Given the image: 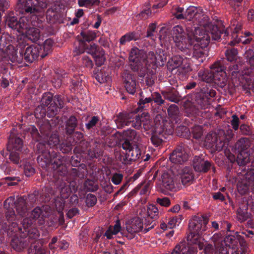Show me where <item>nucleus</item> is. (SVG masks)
<instances>
[{"label":"nucleus","mask_w":254,"mask_h":254,"mask_svg":"<svg viewBox=\"0 0 254 254\" xmlns=\"http://www.w3.org/2000/svg\"><path fill=\"white\" fill-rule=\"evenodd\" d=\"M225 55L227 60L229 61L232 62L236 60L238 55V51L235 48L229 49L226 51Z\"/></svg>","instance_id":"obj_40"},{"label":"nucleus","mask_w":254,"mask_h":254,"mask_svg":"<svg viewBox=\"0 0 254 254\" xmlns=\"http://www.w3.org/2000/svg\"><path fill=\"white\" fill-rule=\"evenodd\" d=\"M186 34L184 32L182 27L180 25L175 26L172 30V37L174 42L175 43L176 47L181 51H185L186 49L188 48L187 46L188 41V38L186 39Z\"/></svg>","instance_id":"obj_10"},{"label":"nucleus","mask_w":254,"mask_h":254,"mask_svg":"<svg viewBox=\"0 0 254 254\" xmlns=\"http://www.w3.org/2000/svg\"><path fill=\"white\" fill-rule=\"evenodd\" d=\"M27 131L29 132L33 137L36 138L38 135V130L37 128L33 125H30L27 129Z\"/></svg>","instance_id":"obj_60"},{"label":"nucleus","mask_w":254,"mask_h":254,"mask_svg":"<svg viewBox=\"0 0 254 254\" xmlns=\"http://www.w3.org/2000/svg\"><path fill=\"white\" fill-rule=\"evenodd\" d=\"M20 162H22V164L20 165V167H23L24 173L26 176L30 177L34 173L35 169L29 162L26 160L21 161Z\"/></svg>","instance_id":"obj_34"},{"label":"nucleus","mask_w":254,"mask_h":254,"mask_svg":"<svg viewBox=\"0 0 254 254\" xmlns=\"http://www.w3.org/2000/svg\"><path fill=\"white\" fill-rule=\"evenodd\" d=\"M151 14V11L149 8L145 9L141 11L138 15V16L139 18L142 19H146L149 17Z\"/></svg>","instance_id":"obj_62"},{"label":"nucleus","mask_w":254,"mask_h":254,"mask_svg":"<svg viewBox=\"0 0 254 254\" xmlns=\"http://www.w3.org/2000/svg\"><path fill=\"white\" fill-rule=\"evenodd\" d=\"M98 3V0H78V4L81 7H89Z\"/></svg>","instance_id":"obj_45"},{"label":"nucleus","mask_w":254,"mask_h":254,"mask_svg":"<svg viewBox=\"0 0 254 254\" xmlns=\"http://www.w3.org/2000/svg\"><path fill=\"white\" fill-rule=\"evenodd\" d=\"M193 136L196 139H200L203 134L202 127L201 126H196L192 128Z\"/></svg>","instance_id":"obj_48"},{"label":"nucleus","mask_w":254,"mask_h":254,"mask_svg":"<svg viewBox=\"0 0 254 254\" xmlns=\"http://www.w3.org/2000/svg\"><path fill=\"white\" fill-rule=\"evenodd\" d=\"M181 219L180 217H175L170 219L168 222V227L170 229H172L175 228L181 222Z\"/></svg>","instance_id":"obj_46"},{"label":"nucleus","mask_w":254,"mask_h":254,"mask_svg":"<svg viewBox=\"0 0 254 254\" xmlns=\"http://www.w3.org/2000/svg\"><path fill=\"white\" fill-rule=\"evenodd\" d=\"M178 177L181 179V182L183 185L190 184L193 179L192 171L189 167H185L182 169L179 172Z\"/></svg>","instance_id":"obj_23"},{"label":"nucleus","mask_w":254,"mask_h":254,"mask_svg":"<svg viewBox=\"0 0 254 254\" xmlns=\"http://www.w3.org/2000/svg\"><path fill=\"white\" fill-rule=\"evenodd\" d=\"M244 56L249 64L254 67V51L253 49H249L245 53Z\"/></svg>","instance_id":"obj_42"},{"label":"nucleus","mask_w":254,"mask_h":254,"mask_svg":"<svg viewBox=\"0 0 254 254\" xmlns=\"http://www.w3.org/2000/svg\"><path fill=\"white\" fill-rule=\"evenodd\" d=\"M237 189L239 192L242 194H245L249 190L248 186L246 184L239 183L237 185Z\"/></svg>","instance_id":"obj_53"},{"label":"nucleus","mask_w":254,"mask_h":254,"mask_svg":"<svg viewBox=\"0 0 254 254\" xmlns=\"http://www.w3.org/2000/svg\"><path fill=\"white\" fill-rule=\"evenodd\" d=\"M54 103V104H51L48 107L47 114L49 117L56 115L58 110L63 107V101L60 96H55Z\"/></svg>","instance_id":"obj_24"},{"label":"nucleus","mask_w":254,"mask_h":254,"mask_svg":"<svg viewBox=\"0 0 254 254\" xmlns=\"http://www.w3.org/2000/svg\"><path fill=\"white\" fill-rule=\"evenodd\" d=\"M28 245L26 241H24L18 238H14L11 242V246L13 249L17 251H20Z\"/></svg>","instance_id":"obj_31"},{"label":"nucleus","mask_w":254,"mask_h":254,"mask_svg":"<svg viewBox=\"0 0 254 254\" xmlns=\"http://www.w3.org/2000/svg\"><path fill=\"white\" fill-rule=\"evenodd\" d=\"M10 37L8 34H3L1 35L0 38V47H3V48L7 47V48L10 49L11 45L9 43V39Z\"/></svg>","instance_id":"obj_43"},{"label":"nucleus","mask_w":254,"mask_h":254,"mask_svg":"<svg viewBox=\"0 0 254 254\" xmlns=\"http://www.w3.org/2000/svg\"><path fill=\"white\" fill-rule=\"evenodd\" d=\"M157 202L163 206H168L170 204V201L167 197L158 198L156 200Z\"/></svg>","instance_id":"obj_56"},{"label":"nucleus","mask_w":254,"mask_h":254,"mask_svg":"<svg viewBox=\"0 0 254 254\" xmlns=\"http://www.w3.org/2000/svg\"><path fill=\"white\" fill-rule=\"evenodd\" d=\"M47 215V212L45 210L44 207H36L31 212L29 218H27L29 222H30L31 220L32 224L37 223L39 225H42L44 223L45 218Z\"/></svg>","instance_id":"obj_15"},{"label":"nucleus","mask_w":254,"mask_h":254,"mask_svg":"<svg viewBox=\"0 0 254 254\" xmlns=\"http://www.w3.org/2000/svg\"><path fill=\"white\" fill-rule=\"evenodd\" d=\"M216 141V135L213 133L208 134L204 139V142L206 145L210 147L214 146Z\"/></svg>","instance_id":"obj_38"},{"label":"nucleus","mask_w":254,"mask_h":254,"mask_svg":"<svg viewBox=\"0 0 254 254\" xmlns=\"http://www.w3.org/2000/svg\"><path fill=\"white\" fill-rule=\"evenodd\" d=\"M237 217L240 222H244L247 220L249 218V214L246 210H243L239 208L237 210Z\"/></svg>","instance_id":"obj_44"},{"label":"nucleus","mask_w":254,"mask_h":254,"mask_svg":"<svg viewBox=\"0 0 254 254\" xmlns=\"http://www.w3.org/2000/svg\"><path fill=\"white\" fill-rule=\"evenodd\" d=\"M116 124L118 128L131 126L136 129H139L142 125L146 134H152L151 141L155 146L161 144L164 133L171 134L173 131L170 123L164 120L160 115L156 116L154 122L152 123L147 113H143L140 116L132 113L127 115L120 114L116 120Z\"/></svg>","instance_id":"obj_2"},{"label":"nucleus","mask_w":254,"mask_h":254,"mask_svg":"<svg viewBox=\"0 0 254 254\" xmlns=\"http://www.w3.org/2000/svg\"><path fill=\"white\" fill-rule=\"evenodd\" d=\"M139 215L145 219L144 222L143 223V226L144 225L143 232L146 233L150 229L153 228L155 224L154 222L155 219H149L147 216H145L141 213H139Z\"/></svg>","instance_id":"obj_35"},{"label":"nucleus","mask_w":254,"mask_h":254,"mask_svg":"<svg viewBox=\"0 0 254 254\" xmlns=\"http://www.w3.org/2000/svg\"><path fill=\"white\" fill-rule=\"evenodd\" d=\"M99 118L96 116L92 117L89 122L86 124L87 128L90 129L94 127L99 121Z\"/></svg>","instance_id":"obj_59"},{"label":"nucleus","mask_w":254,"mask_h":254,"mask_svg":"<svg viewBox=\"0 0 254 254\" xmlns=\"http://www.w3.org/2000/svg\"><path fill=\"white\" fill-rule=\"evenodd\" d=\"M193 243L197 244L198 247L200 250H201L204 248V252L205 254H214L216 251L215 249L214 251V249L213 248V246L210 244H204V242L203 239H200L197 241H193Z\"/></svg>","instance_id":"obj_29"},{"label":"nucleus","mask_w":254,"mask_h":254,"mask_svg":"<svg viewBox=\"0 0 254 254\" xmlns=\"http://www.w3.org/2000/svg\"><path fill=\"white\" fill-rule=\"evenodd\" d=\"M96 65L101 66L104 64L106 58L105 57V52L104 51L101 50L99 51L97 54L93 56Z\"/></svg>","instance_id":"obj_37"},{"label":"nucleus","mask_w":254,"mask_h":254,"mask_svg":"<svg viewBox=\"0 0 254 254\" xmlns=\"http://www.w3.org/2000/svg\"><path fill=\"white\" fill-rule=\"evenodd\" d=\"M194 170L197 172H206L210 167V163L204 160L201 157L195 156L193 161Z\"/></svg>","instance_id":"obj_22"},{"label":"nucleus","mask_w":254,"mask_h":254,"mask_svg":"<svg viewBox=\"0 0 254 254\" xmlns=\"http://www.w3.org/2000/svg\"><path fill=\"white\" fill-rule=\"evenodd\" d=\"M176 18L177 19H186L188 21L194 19L199 25V27H195L194 30L196 29H203V31L205 32L210 30L213 40H217L220 38L221 31L218 30L217 26L209 22L208 17L204 14L200 8L197 9L194 6H190L186 9L184 13L177 14Z\"/></svg>","instance_id":"obj_5"},{"label":"nucleus","mask_w":254,"mask_h":254,"mask_svg":"<svg viewBox=\"0 0 254 254\" xmlns=\"http://www.w3.org/2000/svg\"><path fill=\"white\" fill-rule=\"evenodd\" d=\"M228 74H231L234 78L238 77L240 82L244 85H250L252 80L251 75L252 69L250 68H246L243 69L241 71L238 70V65L234 64L229 67L228 70Z\"/></svg>","instance_id":"obj_9"},{"label":"nucleus","mask_w":254,"mask_h":254,"mask_svg":"<svg viewBox=\"0 0 254 254\" xmlns=\"http://www.w3.org/2000/svg\"><path fill=\"white\" fill-rule=\"evenodd\" d=\"M60 142L58 134L56 133H53L49 138L48 144L51 147H55L59 144Z\"/></svg>","instance_id":"obj_50"},{"label":"nucleus","mask_w":254,"mask_h":254,"mask_svg":"<svg viewBox=\"0 0 254 254\" xmlns=\"http://www.w3.org/2000/svg\"><path fill=\"white\" fill-rule=\"evenodd\" d=\"M140 213L147 216L149 219H156L158 211L157 207L154 205L150 204L148 207L147 211L145 208L142 209Z\"/></svg>","instance_id":"obj_30"},{"label":"nucleus","mask_w":254,"mask_h":254,"mask_svg":"<svg viewBox=\"0 0 254 254\" xmlns=\"http://www.w3.org/2000/svg\"><path fill=\"white\" fill-rule=\"evenodd\" d=\"M81 35L85 41L90 42L96 38V33L93 31L82 32Z\"/></svg>","instance_id":"obj_36"},{"label":"nucleus","mask_w":254,"mask_h":254,"mask_svg":"<svg viewBox=\"0 0 254 254\" xmlns=\"http://www.w3.org/2000/svg\"><path fill=\"white\" fill-rule=\"evenodd\" d=\"M196 250L194 248L187 247L183 244L176 246L171 254H195Z\"/></svg>","instance_id":"obj_27"},{"label":"nucleus","mask_w":254,"mask_h":254,"mask_svg":"<svg viewBox=\"0 0 254 254\" xmlns=\"http://www.w3.org/2000/svg\"><path fill=\"white\" fill-rule=\"evenodd\" d=\"M12 47H11L10 49H9L8 48H7V47H5L3 48V47H0V60H2V59L5 58L6 56H8L9 54V53L8 52V50H14L13 46H12Z\"/></svg>","instance_id":"obj_54"},{"label":"nucleus","mask_w":254,"mask_h":254,"mask_svg":"<svg viewBox=\"0 0 254 254\" xmlns=\"http://www.w3.org/2000/svg\"><path fill=\"white\" fill-rule=\"evenodd\" d=\"M124 136L126 137V139L132 141V143H138L140 141V136L136 131L133 129H127L124 131Z\"/></svg>","instance_id":"obj_28"},{"label":"nucleus","mask_w":254,"mask_h":254,"mask_svg":"<svg viewBox=\"0 0 254 254\" xmlns=\"http://www.w3.org/2000/svg\"><path fill=\"white\" fill-rule=\"evenodd\" d=\"M83 64L84 66L89 67L92 68L93 65L92 61L87 57H83L82 58Z\"/></svg>","instance_id":"obj_64"},{"label":"nucleus","mask_w":254,"mask_h":254,"mask_svg":"<svg viewBox=\"0 0 254 254\" xmlns=\"http://www.w3.org/2000/svg\"><path fill=\"white\" fill-rule=\"evenodd\" d=\"M10 79V76L9 74H5V75H3L2 76V81H1V86L5 88L9 85V81Z\"/></svg>","instance_id":"obj_61"},{"label":"nucleus","mask_w":254,"mask_h":254,"mask_svg":"<svg viewBox=\"0 0 254 254\" xmlns=\"http://www.w3.org/2000/svg\"><path fill=\"white\" fill-rule=\"evenodd\" d=\"M123 176L121 174L116 173L113 175L112 181L115 185H119L121 182Z\"/></svg>","instance_id":"obj_55"},{"label":"nucleus","mask_w":254,"mask_h":254,"mask_svg":"<svg viewBox=\"0 0 254 254\" xmlns=\"http://www.w3.org/2000/svg\"><path fill=\"white\" fill-rule=\"evenodd\" d=\"M242 26L239 23H237L235 24L234 23L232 26H230L229 28H228L224 32L225 36H228L229 33L231 31L233 32V35L235 36V34L237 33L239 31H240L241 29Z\"/></svg>","instance_id":"obj_41"},{"label":"nucleus","mask_w":254,"mask_h":254,"mask_svg":"<svg viewBox=\"0 0 254 254\" xmlns=\"http://www.w3.org/2000/svg\"><path fill=\"white\" fill-rule=\"evenodd\" d=\"M143 229V223L138 217L132 219L126 224L127 231L131 234L140 232Z\"/></svg>","instance_id":"obj_17"},{"label":"nucleus","mask_w":254,"mask_h":254,"mask_svg":"<svg viewBox=\"0 0 254 254\" xmlns=\"http://www.w3.org/2000/svg\"><path fill=\"white\" fill-rule=\"evenodd\" d=\"M237 243L235 237L230 235L227 236L224 240H221L215 242L216 248V254H228V250L230 248H233Z\"/></svg>","instance_id":"obj_11"},{"label":"nucleus","mask_w":254,"mask_h":254,"mask_svg":"<svg viewBox=\"0 0 254 254\" xmlns=\"http://www.w3.org/2000/svg\"><path fill=\"white\" fill-rule=\"evenodd\" d=\"M208 221L202 217L194 216L189 222V228L190 235L193 238V241H197L201 238L199 235L205 231Z\"/></svg>","instance_id":"obj_8"},{"label":"nucleus","mask_w":254,"mask_h":254,"mask_svg":"<svg viewBox=\"0 0 254 254\" xmlns=\"http://www.w3.org/2000/svg\"><path fill=\"white\" fill-rule=\"evenodd\" d=\"M121 230L120 224L119 222H117L114 227L111 226L108 228L105 234V236L109 239H112L121 231Z\"/></svg>","instance_id":"obj_32"},{"label":"nucleus","mask_w":254,"mask_h":254,"mask_svg":"<svg viewBox=\"0 0 254 254\" xmlns=\"http://www.w3.org/2000/svg\"><path fill=\"white\" fill-rule=\"evenodd\" d=\"M39 0H18L17 8L19 13L24 14L17 22L14 17H11L7 20L9 27L16 30L18 39L23 41L19 42V47L21 43L25 42L26 39L35 42L40 37L39 30L36 27H31L30 24L36 26L39 23V17L43 15V9L46 7L45 0L41 2Z\"/></svg>","instance_id":"obj_1"},{"label":"nucleus","mask_w":254,"mask_h":254,"mask_svg":"<svg viewBox=\"0 0 254 254\" xmlns=\"http://www.w3.org/2000/svg\"><path fill=\"white\" fill-rule=\"evenodd\" d=\"M125 86L127 91L131 94H133L136 90V78L132 74L125 72L123 74Z\"/></svg>","instance_id":"obj_18"},{"label":"nucleus","mask_w":254,"mask_h":254,"mask_svg":"<svg viewBox=\"0 0 254 254\" xmlns=\"http://www.w3.org/2000/svg\"><path fill=\"white\" fill-rule=\"evenodd\" d=\"M198 76L199 80L206 82L213 80L215 83L220 84L221 86L225 85L227 81V73L220 61H218L211 65L210 73L208 71L200 70L198 73Z\"/></svg>","instance_id":"obj_6"},{"label":"nucleus","mask_w":254,"mask_h":254,"mask_svg":"<svg viewBox=\"0 0 254 254\" xmlns=\"http://www.w3.org/2000/svg\"><path fill=\"white\" fill-rule=\"evenodd\" d=\"M167 66L171 70L180 67L182 69V72L184 73H187L190 70L189 60L187 59H183L180 56H175L170 58L168 62Z\"/></svg>","instance_id":"obj_12"},{"label":"nucleus","mask_w":254,"mask_h":254,"mask_svg":"<svg viewBox=\"0 0 254 254\" xmlns=\"http://www.w3.org/2000/svg\"><path fill=\"white\" fill-rule=\"evenodd\" d=\"M249 161V158L248 156L245 157H243L242 156V154L240 153L239 154L238 156L237 162L239 165H245L246 163H247Z\"/></svg>","instance_id":"obj_58"},{"label":"nucleus","mask_w":254,"mask_h":254,"mask_svg":"<svg viewBox=\"0 0 254 254\" xmlns=\"http://www.w3.org/2000/svg\"><path fill=\"white\" fill-rule=\"evenodd\" d=\"M168 113L170 117L175 119L179 114L178 106L175 104L171 105L168 109Z\"/></svg>","instance_id":"obj_49"},{"label":"nucleus","mask_w":254,"mask_h":254,"mask_svg":"<svg viewBox=\"0 0 254 254\" xmlns=\"http://www.w3.org/2000/svg\"><path fill=\"white\" fill-rule=\"evenodd\" d=\"M4 207L6 210V218L9 222V229L12 232H17L23 233V236L27 235L29 239H37L39 236L38 230L33 226L32 222L30 220L29 222L28 218L23 219L22 222L23 228L17 227V223L16 220L17 217L15 215L13 208H15L17 213L20 215H24L26 211L25 201L24 198L19 197L15 201V197L11 196L6 199L4 202Z\"/></svg>","instance_id":"obj_3"},{"label":"nucleus","mask_w":254,"mask_h":254,"mask_svg":"<svg viewBox=\"0 0 254 254\" xmlns=\"http://www.w3.org/2000/svg\"><path fill=\"white\" fill-rule=\"evenodd\" d=\"M253 35V34L250 32H246L244 36H241L239 38H238L237 36L235 37L233 35L232 38L234 39V40L231 41L230 44L231 45H235L239 43H242L243 44H249L252 40V38L251 36Z\"/></svg>","instance_id":"obj_26"},{"label":"nucleus","mask_w":254,"mask_h":254,"mask_svg":"<svg viewBox=\"0 0 254 254\" xmlns=\"http://www.w3.org/2000/svg\"><path fill=\"white\" fill-rule=\"evenodd\" d=\"M144 59L145 62H143V64H148L150 66L151 64L160 65L161 63L163 64V63L166 60V57L160 52L159 54L157 56L155 55L154 52H150L147 56L144 55Z\"/></svg>","instance_id":"obj_16"},{"label":"nucleus","mask_w":254,"mask_h":254,"mask_svg":"<svg viewBox=\"0 0 254 254\" xmlns=\"http://www.w3.org/2000/svg\"><path fill=\"white\" fill-rule=\"evenodd\" d=\"M85 51L93 57L99 52L97 50V46L95 44L91 45L89 47H87Z\"/></svg>","instance_id":"obj_52"},{"label":"nucleus","mask_w":254,"mask_h":254,"mask_svg":"<svg viewBox=\"0 0 254 254\" xmlns=\"http://www.w3.org/2000/svg\"><path fill=\"white\" fill-rule=\"evenodd\" d=\"M137 37L135 36V33L133 32L128 33L121 37L120 39L121 44L124 45L126 43L130 42L131 40H135Z\"/></svg>","instance_id":"obj_39"},{"label":"nucleus","mask_w":254,"mask_h":254,"mask_svg":"<svg viewBox=\"0 0 254 254\" xmlns=\"http://www.w3.org/2000/svg\"><path fill=\"white\" fill-rule=\"evenodd\" d=\"M188 156L181 148H177L170 156V161L175 164H182L188 159Z\"/></svg>","instance_id":"obj_20"},{"label":"nucleus","mask_w":254,"mask_h":254,"mask_svg":"<svg viewBox=\"0 0 254 254\" xmlns=\"http://www.w3.org/2000/svg\"><path fill=\"white\" fill-rule=\"evenodd\" d=\"M173 174L171 171L162 173L160 181L161 185L166 190H172L175 189V186L180 184L177 179H173Z\"/></svg>","instance_id":"obj_14"},{"label":"nucleus","mask_w":254,"mask_h":254,"mask_svg":"<svg viewBox=\"0 0 254 254\" xmlns=\"http://www.w3.org/2000/svg\"><path fill=\"white\" fill-rule=\"evenodd\" d=\"M94 75L96 80L100 83H107L109 84L111 81L110 71L108 68H103L99 71L95 73Z\"/></svg>","instance_id":"obj_25"},{"label":"nucleus","mask_w":254,"mask_h":254,"mask_svg":"<svg viewBox=\"0 0 254 254\" xmlns=\"http://www.w3.org/2000/svg\"><path fill=\"white\" fill-rule=\"evenodd\" d=\"M45 249L40 246H31L29 250V254H44Z\"/></svg>","instance_id":"obj_47"},{"label":"nucleus","mask_w":254,"mask_h":254,"mask_svg":"<svg viewBox=\"0 0 254 254\" xmlns=\"http://www.w3.org/2000/svg\"><path fill=\"white\" fill-rule=\"evenodd\" d=\"M232 120L231 121V125L233 127V128L235 130H237L239 126V119L238 117L236 115H233L232 116Z\"/></svg>","instance_id":"obj_63"},{"label":"nucleus","mask_w":254,"mask_h":254,"mask_svg":"<svg viewBox=\"0 0 254 254\" xmlns=\"http://www.w3.org/2000/svg\"><path fill=\"white\" fill-rule=\"evenodd\" d=\"M119 159L122 163L124 164H128L131 161L130 157L127 155V152L126 154H120Z\"/></svg>","instance_id":"obj_57"},{"label":"nucleus","mask_w":254,"mask_h":254,"mask_svg":"<svg viewBox=\"0 0 254 254\" xmlns=\"http://www.w3.org/2000/svg\"><path fill=\"white\" fill-rule=\"evenodd\" d=\"M23 142L19 137L15 136L14 132H11L7 144V150L9 152V158L11 161L16 164L19 163V152L22 150Z\"/></svg>","instance_id":"obj_7"},{"label":"nucleus","mask_w":254,"mask_h":254,"mask_svg":"<svg viewBox=\"0 0 254 254\" xmlns=\"http://www.w3.org/2000/svg\"><path fill=\"white\" fill-rule=\"evenodd\" d=\"M60 195L62 199H65L70 195L71 192H75L77 190V187L74 182H71L69 185L65 183H62L59 189Z\"/></svg>","instance_id":"obj_19"},{"label":"nucleus","mask_w":254,"mask_h":254,"mask_svg":"<svg viewBox=\"0 0 254 254\" xmlns=\"http://www.w3.org/2000/svg\"><path fill=\"white\" fill-rule=\"evenodd\" d=\"M130 65L132 69L137 70L140 65H143L144 62V54L138 48H132L129 56Z\"/></svg>","instance_id":"obj_13"},{"label":"nucleus","mask_w":254,"mask_h":254,"mask_svg":"<svg viewBox=\"0 0 254 254\" xmlns=\"http://www.w3.org/2000/svg\"><path fill=\"white\" fill-rule=\"evenodd\" d=\"M188 48L183 51L186 55L196 58L200 59L199 63H202L203 59L208 53L207 46L210 41L211 31H203V29H196L191 32L188 31Z\"/></svg>","instance_id":"obj_4"},{"label":"nucleus","mask_w":254,"mask_h":254,"mask_svg":"<svg viewBox=\"0 0 254 254\" xmlns=\"http://www.w3.org/2000/svg\"><path fill=\"white\" fill-rule=\"evenodd\" d=\"M97 202L96 197L93 194H88L87 195L86 202L88 206H92L94 205Z\"/></svg>","instance_id":"obj_51"},{"label":"nucleus","mask_w":254,"mask_h":254,"mask_svg":"<svg viewBox=\"0 0 254 254\" xmlns=\"http://www.w3.org/2000/svg\"><path fill=\"white\" fill-rule=\"evenodd\" d=\"M39 46L31 45L26 48L24 58L26 61L32 63L36 60L39 54Z\"/></svg>","instance_id":"obj_21"},{"label":"nucleus","mask_w":254,"mask_h":254,"mask_svg":"<svg viewBox=\"0 0 254 254\" xmlns=\"http://www.w3.org/2000/svg\"><path fill=\"white\" fill-rule=\"evenodd\" d=\"M127 155L131 161H135L140 157L141 151L136 144H134V146L127 152Z\"/></svg>","instance_id":"obj_33"}]
</instances>
